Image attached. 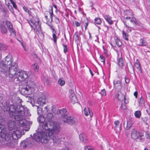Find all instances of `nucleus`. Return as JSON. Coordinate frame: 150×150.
Wrapping results in <instances>:
<instances>
[{
  "mask_svg": "<svg viewBox=\"0 0 150 150\" xmlns=\"http://www.w3.org/2000/svg\"><path fill=\"white\" fill-rule=\"evenodd\" d=\"M38 120L40 122L38 129L40 132L38 133L35 136L36 141H40L45 143L50 141L54 143L59 144L60 140L58 138L57 134L60 131L59 126L54 122L46 120L42 116L38 118Z\"/></svg>",
  "mask_w": 150,
  "mask_h": 150,
  "instance_id": "nucleus-1",
  "label": "nucleus"
},
{
  "mask_svg": "<svg viewBox=\"0 0 150 150\" xmlns=\"http://www.w3.org/2000/svg\"><path fill=\"white\" fill-rule=\"evenodd\" d=\"M13 59L11 55L6 56L0 62V71L9 77V80L16 79L20 81H24L28 77L25 71H18L17 64L13 63Z\"/></svg>",
  "mask_w": 150,
  "mask_h": 150,
  "instance_id": "nucleus-2",
  "label": "nucleus"
},
{
  "mask_svg": "<svg viewBox=\"0 0 150 150\" xmlns=\"http://www.w3.org/2000/svg\"><path fill=\"white\" fill-rule=\"evenodd\" d=\"M59 114L62 116L64 122L70 125H74L77 122V119L74 117L68 115V112L65 108L59 110Z\"/></svg>",
  "mask_w": 150,
  "mask_h": 150,
  "instance_id": "nucleus-3",
  "label": "nucleus"
},
{
  "mask_svg": "<svg viewBox=\"0 0 150 150\" xmlns=\"http://www.w3.org/2000/svg\"><path fill=\"white\" fill-rule=\"evenodd\" d=\"M17 109L15 116V119L17 121H20V123L22 126L25 125V120H23L25 118V112L23 107L20 105H17Z\"/></svg>",
  "mask_w": 150,
  "mask_h": 150,
  "instance_id": "nucleus-4",
  "label": "nucleus"
},
{
  "mask_svg": "<svg viewBox=\"0 0 150 150\" xmlns=\"http://www.w3.org/2000/svg\"><path fill=\"white\" fill-rule=\"evenodd\" d=\"M35 86V83L33 81H28L25 83L21 92L26 95L31 94L34 91Z\"/></svg>",
  "mask_w": 150,
  "mask_h": 150,
  "instance_id": "nucleus-5",
  "label": "nucleus"
},
{
  "mask_svg": "<svg viewBox=\"0 0 150 150\" xmlns=\"http://www.w3.org/2000/svg\"><path fill=\"white\" fill-rule=\"evenodd\" d=\"M1 139L4 142L3 144L9 146V144L11 142V140L13 139L12 137V132L5 129L4 131L2 132L1 133Z\"/></svg>",
  "mask_w": 150,
  "mask_h": 150,
  "instance_id": "nucleus-6",
  "label": "nucleus"
},
{
  "mask_svg": "<svg viewBox=\"0 0 150 150\" xmlns=\"http://www.w3.org/2000/svg\"><path fill=\"white\" fill-rule=\"evenodd\" d=\"M32 24L30 25L33 28L34 30L36 31L37 33H40L41 32L40 24L39 22V20L38 18H33L31 20Z\"/></svg>",
  "mask_w": 150,
  "mask_h": 150,
  "instance_id": "nucleus-7",
  "label": "nucleus"
},
{
  "mask_svg": "<svg viewBox=\"0 0 150 150\" xmlns=\"http://www.w3.org/2000/svg\"><path fill=\"white\" fill-rule=\"evenodd\" d=\"M131 137L133 139H137L140 141L143 139L142 137L143 136L142 134H140V132H138L136 129H132L131 131Z\"/></svg>",
  "mask_w": 150,
  "mask_h": 150,
  "instance_id": "nucleus-8",
  "label": "nucleus"
},
{
  "mask_svg": "<svg viewBox=\"0 0 150 150\" xmlns=\"http://www.w3.org/2000/svg\"><path fill=\"white\" fill-rule=\"evenodd\" d=\"M124 24L125 25L129 28H132V26H135L136 25V18L134 17H132L130 20V21H127L124 22Z\"/></svg>",
  "mask_w": 150,
  "mask_h": 150,
  "instance_id": "nucleus-9",
  "label": "nucleus"
},
{
  "mask_svg": "<svg viewBox=\"0 0 150 150\" xmlns=\"http://www.w3.org/2000/svg\"><path fill=\"white\" fill-rule=\"evenodd\" d=\"M8 127L9 131H11L15 130L16 127V123L13 120H9L8 124Z\"/></svg>",
  "mask_w": 150,
  "mask_h": 150,
  "instance_id": "nucleus-10",
  "label": "nucleus"
},
{
  "mask_svg": "<svg viewBox=\"0 0 150 150\" xmlns=\"http://www.w3.org/2000/svg\"><path fill=\"white\" fill-rule=\"evenodd\" d=\"M69 93L70 94L69 97L71 102L73 104L77 102L78 100L76 97L73 91L71 90L69 91Z\"/></svg>",
  "mask_w": 150,
  "mask_h": 150,
  "instance_id": "nucleus-11",
  "label": "nucleus"
},
{
  "mask_svg": "<svg viewBox=\"0 0 150 150\" xmlns=\"http://www.w3.org/2000/svg\"><path fill=\"white\" fill-rule=\"evenodd\" d=\"M120 122L119 121L117 120L115 122L114 124L115 127L114 128L115 130L117 133L120 134L121 129V124H119Z\"/></svg>",
  "mask_w": 150,
  "mask_h": 150,
  "instance_id": "nucleus-12",
  "label": "nucleus"
},
{
  "mask_svg": "<svg viewBox=\"0 0 150 150\" xmlns=\"http://www.w3.org/2000/svg\"><path fill=\"white\" fill-rule=\"evenodd\" d=\"M21 132L19 130H16L13 133L12 132V138L16 139L21 137Z\"/></svg>",
  "mask_w": 150,
  "mask_h": 150,
  "instance_id": "nucleus-13",
  "label": "nucleus"
},
{
  "mask_svg": "<svg viewBox=\"0 0 150 150\" xmlns=\"http://www.w3.org/2000/svg\"><path fill=\"white\" fill-rule=\"evenodd\" d=\"M17 109V106L16 108L14 105H11L10 106L9 109V113L11 116H14L16 112H17L16 110Z\"/></svg>",
  "mask_w": 150,
  "mask_h": 150,
  "instance_id": "nucleus-14",
  "label": "nucleus"
},
{
  "mask_svg": "<svg viewBox=\"0 0 150 150\" xmlns=\"http://www.w3.org/2000/svg\"><path fill=\"white\" fill-rule=\"evenodd\" d=\"M84 112L86 116L89 115L90 117H91L93 115L91 109L89 107H86L84 109Z\"/></svg>",
  "mask_w": 150,
  "mask_h": 150,
  "instance_id": "nucleus-15",
  "label": "nucleus"
},
{
  "mask_svg": "<svg viewBox=\"0 0 150 150\" xmlns=\"http://www.w3.org/2000/svg\"><path fill=\"white\" fill-rule=\"evenodd\" d=\"M31 144L32 143L30 139H26L22 142L21 146L23 148H25L27 146H31Z\"/></svg>",
  "mask_w": 150,
  "mask_h": 150,
  "instance_id": "nucleus-16",
  "label": "nucleus"
},
{
  "mask_svg": "<svg viewBox=\"0 0 150 150\" xmlns=\"http://www.w3.org/2000/svg\"><path fill=\"white\" fill-rule=\"evenodd\" d=\"M80 140L84 143L88 142V139L86 135L84 133L81 134L79 135Z\"/></svg>",
  "mask_w": 150,
  "mask_h": 150,
  "instance_id": "nucleus-17",
  "label": "nucleus"
},
{
  "mask_svg": "<svg viewBox=\"0 0 150 150\" xmlns=\"http://www.w3.org/2000/svg\"><path fill=\"white\" fill-rule=\"evenodd\" d=\"M113 83L114 85V87L115 88L119 90H120L121 89L122 85L120 81L118 80L116 82V81L115 80H114Z\"/></svg>",
  "mask_w": 150,
  "mask_h": 150,
  "instance_id": "nucleus-18",
  "label": "nucleus"
},
{
  "mask_svg": "<svg viewBox=\"0 0 150 150\" xmlns=\"http://www.w3.org/2000/svg\"><path fill=\"white\" fill-rule=\"evenodd\" d=\"M124 125H125L124 122ZM132 126V121L131 120L129 119L127 121V124L124 126L125 129L126 130H128L130 129Z\"/></svg>",
  "mask_w": 150,
  "mask_h": 150,
  "instance_id": "nucleus-19",
  "label": "nucleus"
},
{
  "mask_svg": "<svg viewBox=\"0 0 150 150\" xmlns=\"http://www.w3.org/2000/svg\"><path fill=\"white\" fill-rule=\"evenodd\" d=\"M45 96H43L39 98L38 100V103L40 105H43L45 104L46 101Z\"/></svg>",
  "mask_w": 150,
  "mask_h": 150,
  "instance_id": "nucleus-20",
  "label": "nucleus"
},
{
  "mask_svg": "<svg viewBox=\"0 0 150 150\" xmlns=\"http://www.w3.org/2000/svg\"><path fill=\"white\" fill-rule=\"evenodd\" d=\"M104 17L105 19L110 25H112L113 23V21L111 20L112 18L109 15H104Z\"/></svg>",
  "mask_w": 150,
  "mask_h": 150,
  "instance_id": "nucleus-21",
  "label": "nucleus"
},
{
  "mask_svg": "<svg viewBox=\"0 0 150 150\" xmlns=\"http://www.w3.org/2000/svg\"><path fill=\"white\" fill-rule=\"evenodd\" d=\"M134 64L138 70L142 73V71L140 67V63L138 59L137 60Z\"/></svg>",
  "mask_w": 150,
  "mask_h": 150,
  "instance_id": "nucleus-22",
  "label": "nucleus"
},
{
  "mask_svg": "<svg viewBox=\"0 0 150 150\" xmlns=\"http://www.w3.org/2000/svg\"><path fill=\"white\" fill-rule=\"evenodd\" d=\"M117 98L120 101H121L125 98V96L120 91H118Z\"/></svg>",
  "mask_w": 150,
  "mask_h": 150,
  "instance_id": "nucleus-23",
  "label": "nucleus"
},
{
  "mask_svg": "<svg viewBox=\"0 0 150 150\" xmlns=\"http://www.w3.org/2000/svg\"><path fill=\"white\" fill-rule=\"evenodd\" d=\"M1 32L3 34L6 33L7 32V29L6 27L3 25H0Z\"/></svg>",
  "mask_w": 150,
  "mask_h": 150,
  "instance_id": "nucleus-24",
  "label": "nucleus"
},
{
  "mask_svg": "<svg viewBox=\"0 0 150 150\" xmlns=\"http://www.w3.org/2000/svg\"><path fill=\"white\" fill-rule=\"evenodd\" d=\"M58 83L61 86H62L65 84V82L63 78H60L58 81Z\"/></svg>",
  "mask_w": 150,
  "mask_h": 150,
  "instance_id": "nucleus-25",
  "label": "nucleus"
},
{
  "mask_svg": "<svg viewBox=\"0 0 150 150\" xmlns=\"http://www.w3.org/2000/svg\"><path fill=\"white\" fill-rule=\"evenodd\" d=\"M124 62L123 61V59L120 57L118 60V64L119 66L121 67H122L123 66Z\"/></svg>",
  "mask_w": 150,
  "mask_h": 150,
  "instance_id": "nucleus-26",
  "label": "nucleus"
},
{
  "mask_svg": "<svg viewBox=\"0 0 150 150\" xmlns=\"http://www.w3.org/2000/svg\"><path fill=\"white\" fill-rule=\"evenodd\" d=\"M147 44V42L143 39H141L139 45L141 46H145Z\"/></svg>",
  "mask_w": 150,
  "mask_h": 150,
  "instance_id": "nucleus-27",
  "label": "nucleus"
},
{
  "mask_svg": "<svg viewBox=\"0 0 150 150\" xmlns=\"http://www.w3.org/2000/svg\"><path fill=\"white\" fill-rule=\"evenodd\" d=\"M52 110L53 112L55 114H59V110L55 108V106H53L52 108Z\"/></svg>",
  "mask_w": 150,
  "mask_h": 150,
  "instance_id": "nucleus-28",
  "label": "nucleus"
},
{
  "mask_svg": "<svg viewBox=\"0 0 150 150\" xmlns=\"http://www.w3.org/2000/svg\"><path fill=\"white\" fill-rule=\"evenodd\" d=\"M134 114L136 118H139L141 116V112L140 110H137L135 112Z\"/></svg>",
  "mask_w": 150,
  "mask_h": 150,
  "instance_id": "nucleus-29",
  "label": "nucleus"
},
{
  "mask_svg": "<svg viewBox=\"0 0 150 150\" xmlns=\"http://www.w3.org/2000/svg\"><path fill=\"white\" fill-rule=\"evenodd\" d=\"M7 46L4 44H0V50H5L7 48Z\"/></svg>",
  "mask_w": 150,
  "mask_h": 150,
  "instance_id": "nucleus-30",
  "label": "nucleus"
},
{
  "mask_svg": "<svg viewBox=\"0 0 150 150\" xmlns=\"http://www.w3.org/2000/svg\"><path fill=\"white\" fill-rule=\"evenodd\" d=\"M115 42L117 46L118 47H120L122 45V42L120 40L117 38H116V39H115Z\"/></svg>",
  "mask_w": 150,
  "mask_h": 150,
  "instance_id": "nucleus-31",
  "label": "nucleus"
},
{
  "mask_svg": "<svg viewBox=\"0 0 150 150\" xmlns=\"http://www.w3.org/2000/svg\"><path fill=\"white\" fill-rule=\"evenodd\" d=\"M122 37L123 38L126 40H128V35L127 33L124 32V31H122Z\"/></svg>",
  "mask_w": 150,
  "mask_h": 150,
  "instance_id": "nucleus-32",
  "label": "nucleus"
},
{
  "mask_svg": "<svg viewBox=\"0 0 150 150\" xmlns=\"http://www.w3.org/2000/svg\"><path fill=\"white\" fill-rule=\"evenodd\" d=\"M95 22L96 24L100 25L102 22V21L100 18H97L95 19Z\"/></svg>",
  "mask_w": 150,
  "mask_h": 150,
  "instance_id": "nucleus-33",
  "label": "nucleus"
},
{
  "mask_svg": "<svg viewBox=\"0 0 150 150\" xmlns=\"http://www.w3.org/2000/svg\"><path fill=\"white\" fill-rule=\"evenodd\" d=\"M8 29L11 33H13L15 34V32L13 28V26H11L10 27L8 28Z\"/></svg>",
  "mask_w": 150,
  "mask_h": 150,
  "instance_id": "nucleus-34",
  "label": "nucleus"
},
{
  "mask_svg": "<svg viewBox=\"0 0 150 150\" xmlns=\"http://www.w3.org/2000/svg\"><path fill=\"white\" fill-rule=\"evenodd\" d=\"M0 9L1 11L3 13H6V12L7 10L6 9L4 8L2 6L1 4H0Z\"/></svg>",
  "mask_w": 150,
  "mask_h": 150,
  "instance_id": "nucleus-35",
  "label": "nucleus"
},
{
  "mask_svg": "<svg viewBox=\"0 0 150 150\" xmlns=\"http://www.w3.org/2000/svg\"><path fill=\"white\" fill-rule=\"evenodd\" d=\"M42 109L41 108L37 106V112L38 114L39 115H40L42 114Z\"/></svg>",
  "mask_w": 150,
  "mask_h": 150,
  "instance_id": "nucleus-36",
  "label": "nucleus"
},
{
  "mask_svg": "<svg viewBox=\"0 0 150 150\" xmlns=\"http://www.w3.org/2000/svg\"><path fill=\"white\" fill-rule=\"evenodd\" d=\"M56 33H53L52 35L53 41L55 43L56 42L57 38V37L56 35Z\"/></svg>",
  "mask_w": 150,
  "mask_h": 150,
  "instance_id": "nucleus-37",
  "label": "nucleus"
},
{
  "mask_svg": "<svg viewBox=\"0 0 150 150\" xmlns=\"http://www.w3.org/2000/svg\"><path fill=\"white\" fill-rule=\"evenodd\" d=\"M5 129L4 126L2 125H0V133L4 131Z\"/></svg>",
  "mask_w": 150,
  "mask_h": 150,
  "instance_id": "nucleus-38",
  "label": "nucleus"
},
{
  "mask_svg": "<svg viewBox=\"0 0 150 150\" xmlns=\"http://www.w3.org/2000/svg\"><path fill=\"white\" fill-rule=\"evenodd\" d=\"M124 11L125 14L127 16H132V13L128 10H125Z\"/></svg>",
  "mask_w": 150,
  "mask_h": 150,
  "instance_id": "nucleus-39",
  "label": "nucleus"
},
{
  "mask_svg": "<svg viewBox=\"0 0 150 150\" xmlns=\"http://www.w3.org/2000/svg\"><path fill=\"white\" fill-rule=\"evenodd\" d=\"M100 58L101 59V61L103 62L104 64L105 62V57L102 55H100Z\"/></svg>",
  "mask_w": 150,
  "mask_h": 150,
  "instance_id": "nucleus-40",
  "label": "nucleus"
},
{
  "mask_svg": "<svg viewBox=\"0 0 150 150\" xmlns=\"http://www.w3.org/2000/svg\"><path fill=\"white\" fill-rule=\"evenodd\" d=\"M100 94L102 96H105L106 95V91L104 89L101 90Z\"/></svg>",
  "mask_w": 150,
  "mask_h": 150,
  "instance_id": "nucleus-41",
  "label": "nucleus"
},
{
  "mask_svg": "<svg viewBox=\"0 0 150 150\" xmlns=\"http://www.w3.org/2000/svg\"><path fill=\"white\" fill-rule=\"evenodd\" d=\"M64 47V53H66L67 51V46L64 44L62 45Z\"/></svg>",
  "mask_w": 150,
  "mask_h": 150,
  "instance_id": "nucleus-42",
  "label": "nucleus"
},
{
  "mask_svg": "<svg viewBox=\"0 0 150 150\" xmlns=\"http://www.w3.org/2000/svg\"><path fill=\"white\" fill-rule=\"evenodd\" d=\"M50 18H51V21H52V17L54 15L53 13V9L52 8H51L50 12Z\"/></svg>",
  "mask_w": 150,
  "mask_h": 150,
  "instance_id": "nucleus-43",
  "label": "nucleus"
},
{
  "mask_svg": "<svg viewBox=\"0 0 150 150\" xmlns=\"http://www.w3.org/2000/svg\"><path fill=\"white\" fill-rule=\"evenodd\" d=\"M74 38L75 41H77L79 40V36L76 33H75L74 35Z\"/></svg>",
  "mask_w": 150,
  "mask_h": 150,
  "instance_id": "nucleus-44",
  "label": "nucleus"
},
{
  "mask_svg": "<svg viewBox=\"0 0 150 150\" xmlns=\"http://www.w3.org/2000/svg\"><path fill=\"white\" fill-rule=\"evenodd\" d=\"M39 67L36 64H34V69L35 71L37 72L38 71Z\"/></svg>",
  "mask_w": 150,
  "mask_h": 150,
  "instance_id": "nucleus-45",
  "label": "nucleus"
},
{
  "mask_svg": "<svg viewBox=\"0 0 150 150\" xmlns=\"http://www.w3.org/2000/svg\"><path fill=\"white\" fill-rule=\"evenodd\" d=\"M84 25H85V29L86 30L87 29V27L88 25V21L87 19L84 21V23L83 22Z\"/></svg>",
  "mask_w": 150,
  "mask_h": 150,
  "instance_id": "nucleus-46",
  "label": "nucleus"
},
{
  "mask_svg": "<svg viewBox=\"0 0 150 150\" xmlns=\"http://www.w3.org/2000/svg\"><path fill=\"white\" fill-rule=\"evenodd\" d=\"M6 24V25L8 28L11 26L12 25V24L11 22L8 21H6L5 23Z\"/></svg>",
  "mask_w": 150,
  "mask_h": 150,
  "instance_id": "nucleus-47",
  "label": "nucleus"
},
{
  "mask_svg": "<svg viewBox=\"0 0 150 150\" xmlns=\"http://www.w3.org/2000/svg\"><path fill=\"white\" fill-rule=\"evenodd\" d=\"M146 137L147 139L150 138V133L149 132H146L145 134Z\"/></svg>",
  "mask_w": 150,
  "mask_h": 150,
  "instance_id": "nucleus-48",
  "label": "nucleus"
},
{
  "mask_svg": "<svg viewBox=\"0 0 150 150\" xmlns=\"http://www.w3.org/2000/svg\"><path fill=\"white\" fill-rule=\"evenodd\" d=\"M8 8L9 9V10H10L11 11L12 13H13V8L12 7L9 5H8Z\"/></svg>",
  "mask_w": 150,
  "mask_h": 150,
  "instance_id": "nucleus-49",
  "label": "nucleus"
},
{
  "mask_svg": "<svg viewBox=\"0 0 150 150\" xmlns=\"http://www.w3.org/2000/svg\"><path fill=\"white\" fill-rule=\"evenodd\" d=\"M125 82L127 83H129V82L130 80L129 78L125 77Z\"/></svg>",
  "mask_w": 150,
  "mask_h": 150,
  "instance_id": "nucleus-50",
  "label": "nucleus"
},
{
  "mask_svg": "<svg viewBox=\"0 0 150 150\" xmlns=\"http://www.w3.org/2000/svg\"><path fill=\"white\" fill-rule=\"evenodd\" d=\"M121 107L123 110H125L127 109V107L125 105L121 104Z\"/></svg>",
  "mask_w": 150,
  "mask_h": 150,
  "instance_id": "nucleus-51",
  "label": "nucleus"
},
{
  "mask_svg": "<svg viewBox=\"0 0 150 150\" xmlns=\"http://www.w3.org/2000/svg\"><path fill=\"white\" fill-rule=\"evenodd\" d=\"M23 9L26 12H28L29 14H30L28 9L25 6L23 7Z\"/></svg>",
  "mask_w": 150,
  "mask_h": 150,
  "instance_id": "nucleus-52",
  "label": "nucleus"
},
{
  "mask_svg": "<svg viewBox=\"0 0 150 150\" xmlns=\"http://www.w3.org/2000/svg\"><path fill=\"white\" fill-rule=\"evenodd\" d=\"M84 150H91V149L89 146H86L85 147Z\"/></svg>",
  "mask_w": 150,
  "mask_h": 150,
  "instance_id": "nucleus-53",
  "label": "nucleus"
},
{
  "mask_svg": "<svg viewBox=\"0 0 150 150\" xmlns=\"http://www.w3.org/2000/svg\"><path fill=\"white\" fill-rule=\"evenodd\" d=\"M75 25L76 27H78L80 26V23L78 21H76L75 22Z\"/></svg>",
  "mask_w": 150,
  "mask_h": 150,
  "instance_id": "nucleus-54",
  "label": "nucleus"
},
{
  "mask_svg": "<svg viewBox=\"0 0 150 150\" xmlns=\"http://www.w3.org/2000/svg\"><path fill=\"white\" fill-rule=\"evenodd\" d=\"M55 21L57 23H59V20L58 18L55 17Z\"/></svg>",
  "mask_w": 150,
  "mask_h": 150,
  "instance_id": "nucleus-55",
  "label": "nucleus"
},
{
  "mask_svg": "<svg viewBox=\"0 0 150 150\" xmlns=\"http://www.w3.org/2000/svg\"><path fill=\"white\" fill-rule=\"evenodd\" d=\"M12 5H13V8H14L16 9H17V6L16 4V3H14V4H12Z\"/></svg>",
  "mask_w": 150,
  "mask_h": 150,
  "instance_id": "nucleus-56",
  "label": "nucleus"
},
{
  "mask_svg": "<svg viewBox=\"0 0 150 150\" xmlns=\"http://www.w3.org/2000/svg\"><path fill=\"white\" fill-rule=\"evenodd\" d=\"M44 110L45 112H46L48 111V109H47V107L46 106L44 108Z\"/></svg>",
  "mask_w": 150,
  "mask_h": 150,
  "instance_id": "nucleus-57",
  "label": "nucleus"
},
{
  "mask_svg": "<svg viewBox=\"0 0 150 150\" xmlns=\"http://www.w3.org/2000/svg\"><path fill=\"white\" fill-rule=\"evenodd\" d=\"M138 93L136 91L134 93V95L135 96L136 98H137V97Z\"/></svg>",
  "mask_w": 150,
  "mask_h": 150,
  "instance_id": "nucleus-58",
  "label": "nucleus"
},
{
  "mask_svg": "<svg viewBox=\"0 0 150 150\" xmlns=\"http://www.w3.org/2000/svg\"><path fill=\"white\" fill-rule=\"evenodd\" d=\"M21 44H22V47H23L24 50L25 51H26L27 49H26L25 47V46L22 43Z\"/></svg>",
  "mask_w": 150,
  "mask_h": 150,
  "instance_id": "nucleus-59",
  "label": "nucleus"
},
{
  "mask_svg": "<svg viewBox=\"0 0 150 150\" xmlns=\"http://www.w3.org/2000/svg\"><path fill=\"white\" fill-rule=\"evenodd\" d=\"M62 150H69L68 147H66L62 149Z\"/></svg>",
  "mask_w": 150,
  "mask_h": 150,
  "instance_id": "nucleus-60",
  "label": "nucleus"
},
{
  "mask_svg": "<svg viewBox=\"0 0 150 150\" xmlns=\"http://www.w3.org/2000/svg\"><path fill=\"white\" fill-rule=\"evenodd\" d=\"M10 1L12 4H14V3H15L13 0H10Z\"/></svg>",
  "mask_w": 150,
  "mask_h": 150,
  "instance_id": "nucleus-61",
  "label": "nucleus"
},
{
  "mask_svg": "<svg viewBox=\"0 0 150 150\" xmlns=\"http://www.w3.org/2000/svg\"><path fill=\"white\" fill-rule=\"evenodd\" d=\"M89 71H90V73L91 74L92 76H93V72H92L91 70L90 69H89Z\"/></svg>",
  "mask_w": 150,
  "mask_h": 150,
  "instance_id": "nucleus-62",
  "label": "nucleus"
},
{
  "mask_svg": "<svg viewBox=\"0 0 150 150\" xmlns=\"http://www.w3.org/2000/svg\"><path fill=\"white\" fill-rule=\"evenodd\" d=\"M52 30L53 31V32H54L53 33H56V30H55L54 29V28H52Z\"/></svg>",
  "mask_w": 150,
  "mask_h": 150,
  "instance_id": "nucleus-63",
  "label": "nucleus"
},
{
  "mask_svg": "<svg viewBox=\"0 0 150 150\" xmlns=\"http://www.w3.org/2000/svg\"><path fill=\"white\" fill-rule=\"evenodd\" d=\"M48 25L49 26L50 28H51L52 29L53 28V26H52L50 25Z\"/></svg>",
  "mask_w": 150,
  "mask_h": 150,
  "instance_id": "nucleus-64",
  "label": "nucleus"
}]
</instances>
